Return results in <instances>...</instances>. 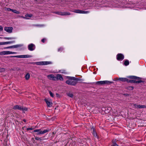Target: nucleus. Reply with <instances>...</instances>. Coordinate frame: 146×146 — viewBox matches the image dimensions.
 Masks as SVG:
<instances>
[{"label":"nucleus","mask_w":146,"mask_h":146,"mask_svg":"<svg viewBox=\"0 0 146 146\" xmlns=\"http://www.w3.org/2000/svg\"><path fill=\"white\" fill-rule=\"evenodd\" d=\"M129 88H130L129 89L131 90H133V88L132 86L130 87Z\"/></svg>","instance_id":"41"},{"label":"nucleus","mask_w":146,"mask_h":146,"mask_svg":"<svg viewBox=\"0 0 146 146\" xmlns=\"http://www.w3.org/2000/svg\"><path fill=\"white\" fill-rule=\"evenodd\" d=\"M30 78V75L28 73L26 74L25 76V79L26 80H28Z\"/></svg>","instance_id":"19"},{"label":"nucleus","mask_w":146,"mask_h":146,"mask_svg":"<svg viewBox=\"0 0 146 146\" xmlns=\"http://www.w3.org/2000/svg\"><path fill=\"white\" fill-rule=\"evenodd\" d=\"M21 46V45L18 44L12 46H10L8 47L4 48L5 49L10 48H15L20 47Z\"/></svg>","instance_id":"14"},{"label":"nucleus","mask_w":146,"mask_h":146,"mask_svg":"<svg viewBox=\"0 0 146 146\" xmlns=\"http://www.w3.org/2000/svg\"><path fill=\"white\" fill-rule=\"evenodd\" d=\"M92 130L93 131V134L94 135V136H95V134L94 131V128H93L92 129Z\"/></svg>","instance_id":"40"},{"label":"nucleus","mask_w":146,"mask_h":146,"mask_svg":"<svg viewBox=\"0 0 146 146\" xmlns=\"http://www.w3.org/2000/svg\"><path fill=\"white\" fill-rule=\"evenodd\" d=\"M5 71V69L4 68H0V72H2Z\"/></svg>","instance_id":"31"},{"label":"nucleus","mask_w":146,"mask_h":146,"mask_svg":"<svg viewBox=\"0 0 146 146\" xmlns=\"http://www.w3.org/2000/svg\"><path fill=\"white\" fill-rule=\"evenodd\" d=\"M33 129L32 128H28L27 129V130H32Z\"/></svg>","instance_id":"42"},{"label":"nucleus","mask_w":146,"mask_h":146,"mask_svg":"<svg viewBox=\"0 0 146 146\" xmlns=\"http://www.w3.org/2000/svg\"><path fill=\"white\" fill-rule=\"evenodd\" d=\"M96 84L98 85H103V81H99L96 82Z\"/></svg>","instance_id":"21"},{"label":"nucleus","mask_w":146,"mask_h":146,"mask_svg":"<svg viewBox=\"0 0 146 146\" xmlns=\"http://www.w3.org/2000/svg\"><path fill=\"white\" fill-rule=\"evenodd\" d=\"M67 95L68 96L71 98H72L73 97V94L70 92H69L68 93Z\"/></svg>","instance_id":"26"},{"label":"nucleus","mask_w":146,"mask_h":146,"mask_svg":"<svg viewBox=\"0 0 146 146\" xmlns=\"http://www.w3.org/2000/svg\"><path fill=\"white\" fill-rule=\"evenodd\" d=\"M112 142L113 143L112 146H118V145L115 143V141L113 140Z\"/></svg>","instance_id":"32"},{"label":"nucleus","mask_w":146,"mask_h":146,"mask_svg":"<svg viewBox=\"0 0 146 146\" xmlns=\"http://www.w3.org/2000/svg\"><path fill=\"white\" fill-rule=\"evenodd\" d=\"M56 13L61 15H70V13L67 12H58Z\"/></svg>","instance_id":"13"},{"label":"nucleus","mask_w":146,"mask_h":146,"mask_svg":"<svg viewBox=\"0 0 146 146\" xmlns=\"http://www.w3.org/2000/svg\"><path fill=\"white\" fill-rule=\"evenodd\" d=\"M21 110H22L23 112H24L25 111H26L27 110V108H26L24 107V108H23L21 107Z\"/></svg>","instance_id":"27"},{"label":"nucleus","mask_w":146,"mask_h":146,"mask_svg":"<svg viewBox=\"0 0 146 146\" xmlns=\"http://www.w3.org/2000/svg\"><path fill=\"white\" fill-rule=\"evenodd\" d=\"M13 28L12 27H4V29L7 33H11L12 32Z\"/></svg>","instance_id":"8"},{"label":"nucleus","mask_w":146,"mask_h":146,"mask_svg":"<svg viewBox=\"0 0 146 146\" xmlns=\"http://www.w3.org/2000/svg\"><path fill=\"white\" fill-rule=\"evenodd\" d=\"M31 57V56L29 55H21V58H27Z\"/></svg>","instance_id":"20"},{"label":"nucleus","mask_w":146,"mask_h":146,"mask_svg":"<svg viewBox=\"0 0 146 146\" xmlns=\"http://www.w3.org/2000/svg\"><path fill=\"white\" fill-rule=\"evenodd\" d=\"M23 121H24L25 122L26 120H25V119H24V120H23Z\"/></svg>","instance_id":"43"},{"label":"nucleus","mask_w":146,"mask_h":146,"mask_svg":"<svg viewBox=\"0 0 146 146\" xmlns=\"http://www.w3.org/2000/svg\"><path fill=\"white\" fill-rule=\"evenodd\" d=\"M21 107L20 106L18 105H16L14 106L13 108V109L14 110H21Z\"/></svg>","instance_id":"17"},{"label":"nucleus","mask_w":146,"mask_h":146,"mask_svg":"<svg viewBox=\"0 0 146 146\" xmlns=\"http://www.w3.org/2000/svg\"><path fill=\"white\" fill-rule=\"evenodd\" d=\"M49 93L50 96L52 97H53V93L50 91L49 92Z\"/></svg>","instance_id":"34"},{"label":"nucleus","mask_w":146,"mask_h":146,"mask_svg":"<svg viewBox=\"0 0 146 146\" xmlns=\"http://www.w3.org/2000/svg\"><path fill=\"white\" fill-rule=\"evenodd\" d=\"M45 101L48 107H51L52 106V104L51 100L48 99H45Z\"/></svg>","instance_id":"9"},{"label":"nucleus","mask_w":146,"mask_h":146,"mask_svg":"<svg viewBox=\"0 0 146 146\" xmlns=\"http://www.w3.org/2000/svg\"><path fill=\"white\" fill-rule=\"evenodd\" d=\"M28 48L30 50L33 51L35 49V46L33 44H31L28 45Z\"/></svg>","instance_id":"12"},{"label":"nucleus","mask_w":146,"mask_h":146,"mask_svg":"<svg viewBox=\"0 0 146 146\" xmlns=\"http://www.w3.org/2000/svg\"><path fill=\"white\" fill-rule=\"evenodd\" d=\"M59 72L62 73L66 74L67 73L66 70H60Z\"/></svg>","instance_id":"25"},{"label":"nucleus","mask_w":146,"mask_h":146,"mask_svg":"<svg viewBox=\"0 0 146 146\" xmlns=\"http://www.w3.org/2000/svg\"><path fill=\"white\" fill-rule=\"evenodd\" d=\"M4 45V42H0V45Z\"/></svg>","instance_id":"37"},{"label":"nucleus","mask_w":146,"mask_h":146,"mask_svg":"<svg viewBox=\"0 0 146 146\" xmlns=\"http://www.w3.org/2000/svg\"><path fill=\"white\" fill-rule=\"evenodd\" d=\"M3 30V27L1 26H0V32L2 31Z\"/></svg>","instance_id":"36"},{"label":"nucleus","mask_w":146,"mask_h":146,"mask_svg":"<svg viewBox=\"0 0 146 146\" xmlns=\"http://www.w3.org/2000/svg\"><path fill=\"white\" fill-rule=\"evenodd\" d=\"M4 38L7 40H10V39H15V38L13 37H4Z\"/></svg>","instance_id":"30"},{"label":"nucleus","mask_w":146,"mask_h":146,"mask_svg":"<svg viewBox=\"0 0 146 146\" xmlns=\"http://www.w3.org/2000/svg\"><path fill=\"white\" fill-rule=\"evenodd\" d=\"M48 130L47 129H44L43 131L41 129H35L34 131V132H37V135H40L41 134H43L45 133H46L48 132Z\"/></svg>","instance_id":"3"},{"label":"nucleus","mask_w":146,"mask_h":146,"mask_svg":"<svg viewBox=\"0 0 146 146\" xmlns=\"http://www.w3.org/2000/svg\"><path fill=\"white\" fill-rule=\"evenodd\" d=\"M7 11H12V9H11L10 8H7Z\"/></svg>","instance_id":"39"},{"label":"nucleus","mask_w":146,"mask_h":146,"mask_svg":"<svg viewBox=\"0 0 146 146\" xmlns=\"http://www.w3.org/2000/svg\"><path fill=\"white\" fill-rule=\"evenodd\" d=\"M141 82H144L142 80H138L136 81V83H139Z\"/></svg>","instance_id":"33"},{"label":"nucleus","mask_w":146,"mask_h":146,"mask_svg":"<svg viewBox=\"0 0 146 146\" xmlns=\"http://www.w3.org/2000/svg\"><path fill=\"white\" fill-rule=\"evenodd\" d=\"M133 106L134 108L137 109L146 108V106L145 105L134 104Z\"/></svg>","instance_id":"6"},{"label":"nucleus","mask_w":146,"mask_h":146,"mask_svg":"<svg viewBox=\"0 0 146 146\" xmlns=\"http://www.w3.org/2000/svg\"><path fill=\"white\" fill-rule=\"evenodd\" d=\"M35 0V1H37V0Z\"/></svg>","instance_id":"45"},{"label":"nucleus","mask_w":146,"mask_h":146,"mask_svg":"<svg viewBox=\"0 0 146 146\" xmlns=\"http://www.w3.org/2000/svg\"><path fill=\"white\" fill-rule=\"evenodd\" d=\"M112 83V82L107 81L105 80L103 81V85L106 84H109Z\"/></svg>","instance_id":"18"},{"label":"nucleus","mask_w":146,"mask_h":146,"mask_svg":"<svg viewBox=\"0 0 146 146\" xmlns=\"http://www.w3.org/2000/svg\"><path fill=\"white\" fill-rule=\"evenodd\" d=\"M22 17L23 18H25V17Z\"/></svg>","instance_id":"44"},{"label":"nucleus","mask_w":146,"mask_h":146,"mask_svg":"<svg viewBox=\"0 0 146 146\" xmlns=\"http://www.w3.org/2000/svg\"><path fill=\"white\" fill-rule=\"evenodd\" d=\"M33 15L32 14H26L25 15V17L27 19H29V17H31Z\"/></svg>","instance_id":"23"},{"label":"nucleus","mask_w":146,"mask_h":146,"mask_svg":"<svg viewBox=\"0 0 146 146\" xmlns=\"http://www.w3.org/2000/svg\"><path fill=\"white\" fill-rule=\"evenodd\" d=\"M77 79L74 77H70L69 78V80L66 81V83L69 85H75L77 83L76 81Z\"/></svg>","instance_id":"1"},{"label":"nucleus","mask_w":146,"mask_h":146,"mask_svg":"<svg viewBox=\"0 0 146 146\" xmlns=\"http://www.w3.org/2000/svg\"><path fill=\"white\" fill-rule=\"evenodd\" d=\"M128 78V82L131 83H135V79L139 80L140 78L134 76H130L127 77Z\"/></svg>","instance_id":"2"},{"label":"nucleus","mask_w":146,"mask_h":146,"mask_svg":"<svg viewBox=\"0 0 146 146\" xmlns=\"http://www.w3.org/2000/svg\"><path fill=\"white\" fill-rule=\"evenodd\" d=\"M46 40V39L45 38H44V39H42V40H41V41L42 42H44Z\"/></svg>","instance_id":"38"},{"label":"nucleus","mask_w":146,"mask_h":146,"mask_svg":"<svg viewBox=\"0 0 146 146\" xmlns=\"http://www.w3.org/2000/svg\"><path fill=\"white\" fill-rule=\"evenodd\" d=\"M117 59L118 60H122L124 58V56L123 55L121 54H119L117 55Z\"/></svg>","instance_id":"10"},{"label":"nucleus","mask_w":146,"mask_h":146,"mask_svg":"<svg viewBox=\"0 0 146 146\" xmlns=\"http://www.w3.org/2000/svg\"><path fill=\"white\" fill-rule=\"evenodd\" d=\"M48 78L50 80H53L56 81L57 80L56 77L53 74H50L47 76Z\"/></svg>","instance_id":"11"},{"label":"nucleus","mask_w":146,"mask_h":146,"mask_svg":"<svg viewBox=\"0 0 146 146\" xmlns=\"http://www.w3.org/2000/svg\"><path fill=\"white\" fill-rule=\"evenodd\" d=\"M35 139L36 140H41V139L40 138L38 137H35Z\"/></svg>","instance_id":"35"},{"label":"nucleus","mask_w":146,"mask_h":146,"mask_svg":"<svg viewBox=\"0 0 146 146\" xmlns=\"http://www.w3.org/2000/svg\"><path fill=\"white\" fill-rule=\"evenodd\" d=\"M73 12L76 13L82 14H86L89 12L88 11H84L78 9L74 10Z\"/></svg>","instance_id":"7"},{"label":"nucleus","mask_w":146,"mask_h":146,"mask_svg":"<svg viewBox=\"0 0 146 146\" xmlns=\"http://www.w3.org/2000/svg\"><path fill=\"white\" fill-rule=\"evenodd\" d=\"M13 12V13H17V14H19V12L18 11H17V10H15V9H12V11Z\"/></svg>","instance_id":"29"},{"label":"nucleus","mask_w":146,"mask_h":146,"mask_svg":"<svg viewBox=\"0 0 146 146\" xmlns=\"http://www.w3.org/2000/svg\"><path fill=\"white\" fill-rule=\"evenodd\" d=\"M128 78H119L117 80H119L121 81H122V82H125L126 81L128 82Z\"/></svg>","instance_id":"16"},{"label":"nucleus","mask_w":146,"mask_h":146,"mask_svg":"<svg viewBox=\"0 0 146 146\" xmlns=\"http://www.w3.org/2000/svg\"><path fill=\"white\" fill-rule=\"evenodd\" d=\"M129 64V61L128 60H126L124 62V64L125 66H127Z\"/></svg>","instance_id":"24"},{"label":"nucleus","mask_w":146,"mask_h":146,"mask_svg":"<svg viewBox=\"0 0 146 146\" xmlns=\"http://www.w3.org/2000/svg\"><path fill=\"white\" fill-rule=\"evenodd\" d=\"M35 63L39 65H45L50 64L51 62L48 61H42L36 62Z\"/></svg>","instance_id":"4"},{"label":"nucleus","mask_w":146,"mask_h":146,"mask_svg":"<svg viewBox=\"0 0 146 146\" xmlns=\"http://www.w3.org/2000/svg\"><path fill=\"white\" fill-rule=\"evenodd\" d=\"M15 42V41L4 42V45L13 43Z\"/></svg>","instance_id":"22"},{"label":"nucleus","mask_w":146,"mask_h":146,"mask_svg":"<svg viewBox=\"0 0 146 146\" xmlns=\"http://www.w3.org/2000/svg\"><path fill=\"white\" fill-rule=\"evenodd\" d=\"M56 78H57V80L63 81V79L61 75L60 74H58L57 75Z\"/></svg>","instance_id":"15"},{"label":"nucleus","mask_w":146,"mask_h":146,"mask_svg":"<svg viewBox=\"0 0 146 146\" xmlns=\"http://www.w3.org/2000/svg\"><path fill=\"white\" fill-rule=\"evenodd\" d=\"M11 57L21 58V55L15 56H11Z\"/></svg>","instance_id":"28"},{"label":"nucleus","mask_w":146,"mask_h":146,"mask_svg":"<svg viewBox=\"0 0 146 146\" xmlns=\"http://www.w3.org/2000/svg\"><path fill=\"white\" fill-rule=\"evenodd\" d=\"M16 53V52L9 51H5L0 52V55H5L14 54Z\"/></svg>","instance_id":"5"}]
</instances>
